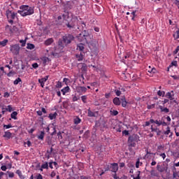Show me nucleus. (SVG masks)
<instances>
[{
	"label": "nucleus",
	"mask_w": 179,
	"mask_h": 179,
	"mask_svg": "<svg viewBox=\"0 0 179 179\" xmlns=\"http://www.w3.org/2000/svg\"><path fill=\"white\" fill-rule=\"evenodd\" d=\"M75 41V36L71 34H66L59 38L58 41V45L59 48H65V47L69 45L72 41Z\"/></svg>",
	"instance_id": "f257e3e1"
},
{
	"label": "nucleus",
	"mask_w": 179,
	"mask_h": 179,
	"mask_svg": "<svg viewBox=\"0 0 179 179\" xmlns=\"http://www.w3.org/2000/svg\"><path fill=\"white\" fill-rule=\"evenodd\" d=\"M139 136L138 134H132L128 138V145L130 148H135L136 146V143L141 141L139 139Z\"/></svg>",
	"instance_id": "f03ea898"
},
{
	"label": "nucleus",
	"mask_w": 179,
	"mask_h": 179,
	"mask_svg": "<svg viewBox=\"0 0 179 179\" xmlns=\"http://www.w3.org/2000/svg\"><path fill=\"white\" fill-rule=\"evenodd\" d=\"M78 41L83 43H90V35L89 34H80L78 36Z\"/></svg>",
	"instance_id": "7ed1b4c3"
},
{
	"label": "nucleus",
	"mask_w": 179,
	"mask_h": 179,
	"mask_svg": "<svg viewBox=\"0 0 179 179\" xmlns=\"http://www.w3.org/2000/svg\"><path fill=\"white\" fill-rule=\"evenodd\" d=\"M20 9L21 10H24L27 16H29L30 15H33V13H34V10L33 8L29 7V6H21Z\"/></svg>",
	"instance_id": "20e7f679"
},
{
	"label": "nucleus",
	"mask_w": 179,
	"mask_h": 179,
	"mask_svg": "<svg viewBox=\"0 0 179 179\" xmlns=\"http://www.w3.org/2000/svg\"><path fill=\"white\" fill-rule=\"evenodd\" d=\"M150 122L151 124H156L158 127H160V125H162L163 127H167V123L163 121V118L161 120H155L153 119H150Z\"/></svg>",
	"instance_id": "39448f33"
},
{
	"label": "nucleus",
	"mask_w": 179,
	"mask_h": 179,
	"mask_svg": "<svg viewBox=\"0 0 179 179\" xmlns=\"http://www.w3.org/2000/svg\"><path fill=\"white\" fill-rule=\"evenodd\" d=\"M10 51L15 55H18L19 52L20 51V46H19L18 44H15V45H11Z\"/></svg>",
	"instance_id": "423d86ee"
},
{
	"label": "nucleus",
	"mask_w": 179,
	"mask_h": 179,
	"mask_svg": "<svg viewBox=\"0 0 179 179\" xmlns=\"http://www.w3.org/2000/svg\"><path fill=\"white\" fill-rule=\"evenodd\" d=\"M16 16H17V13L12 12L10 10L7 11L8 19L15 20Z\"/></svg>",
	"instance_id": "0eeeda50"
},
{
	"label": "nucleus",
	"mask_w": 179,
	"mask_h": 179,
	"mask_svg": "<svg viewBox=\"0 0 179 179\" xmlns=\"http://www.w3.org/2000/svg\"><path fill=\"white\" fill-rule=\"evenodd\" d=\"M110 169L112 173H117V171H118V164L117 163L111 164L110 166Z\"/></svg>",
	"instance_id": "6e6552de"
},
{
	"label": "nucleus",
	"mask_w": 179,
	"mask_h": 179,
	"mask_svg": "<svg viewBox=\"0 0 179 179\" xmlns=\"http://www.w3.org/2000/svg\"><path fill=\"white\" fill-rule=\"evenodd\" d=\"M87 115L88 117H97L99 115V111L93 112L89 108L87 110Z\"/></svg>",
	"instance_id": "1a4fd4ad"
},
{
	"label": "nucleus",
	"mask_w": 179,
	"mask_h": 179,
	"mask_svg": "<svg viewBox=\"0 0 179 179\" xmlns=\"http://www.w3.org/2000/svg\"><path fill=\"white\" fill-rule=\"evenodd\" d=\"M47 80H48V76H46L45 78L41 79H38V82L41 84V87H44V85Z\"/></svg>",
	"instance_id": "9d476101"
},
{
	"label": "nucleus",
	"mask_w": 179,
	"mask_h": 179,
	"mask_svg": "<svg viewBox=\"0 0 179 179\" xmlns=\"http://www.w3.org/2000/svg\"><path fill=\"white\" fill-rule=\"evenodd\" d=\"M87 88L86 87H78L77 92L78 93H86Z\"/></svg>",
	"instance_id": "9b49d317"
},
{
	"label": "nucleus",
	"mask_w": 179,
	"mask_h": 179,
	"mask_svg": "<svg viewBox=\"0 0 179 179\" xmlns=\"http://www.w3.org/2000/svg\"><path fill=\"white\" fill-rule=\"evenodd\" d=\"M113 103L115 106H121V99L118 97H115L113 100Z\"/></svg>",
	"instance_id": "f8f14e48"
},
{
	"label": "nucleus",
	"mask_w": 179,
	"mask_h": 179,
	"mask_svg": "<svg viewBox=\"0 0 179 179\" xmlns=\"http://www.w3.org/2000/svg\"><path fill=\"white\" fill-rule=\"evenodd\" d=\"M159 110H161V113H164L165 114L170 113V110L167 108H164L162 106H159Z\"/></svg>",
	"instance_id": "ddd939ff"
},
{
	"label": "nucleus",
	"mask_w": 179,
	"mask_h": 179,
	"mask_svg": "<svg viewBox=\"0 0 179 179\" xmlns=\"http://www.w3.org/2000/svg\"><path fill=\"white\" fill-rule=\"evenodd\" d=\"M151 131L152 132H156L158 136L162 135V131H160L159 129H154L152 125L151 126Z\"/></svg>",
	"instance_id": "4468645a"
},
{
	"label": "nucleus",
	"mask_w": 179,
	"mask_h": 179,
	"mask_svg": "<svg viewBox=\"0 0 179 179\" xmlns=\"http://www.w3.org/2000/svg\"><path fill=\"white\" fill-rule=\"evenodd\" d=\"M121 101H122V106L125 108L127 107V104H128V102L127 101V99H125V96H122L120 99Z\"/></svg>",
	"instance_id": "2eb2a0df"
},
{
	"label": "nucleus",
	"mask_w": 179,
	"mask_h": 179,
	"mask_svg": "<svg viewBox=\"0 0 179 179\" xmlns=\"http://www.w3.org/2000/svg\"><path fill=\"white\" fill-rule=\"evenodd\" d=\"M3 136V138H7V139H10L12 138V133L10 131H5Z\"/></svg>",
	"instance_id": "dca6fc26"
},
{
	"label": "nucleus",
	"mask_w": 179,
	"mask_h": 179,
	"mask_svg": "<svg viewBox=\"0 0 179 179\" xmlns=\"http://www.w3.org/2000/svg\"><path fill=\"white\" fill-rule=\"evenodd\" d=\"M52 43H54V39H52V38H50L45 41V45H51Z\"/></svg>",
	"instance_id": "f3484780"
},
{
	"label": "nucleus",
	"mask_w": 179,
	"mask_h": 179,
	"mask_svg": "<svg viewBox=\"0 0 179 179\" xmlns=\"http://www.w3.org/2000/svg\"><path fill=\"white\" fill-rule=\"evenodd\" d=\"M45 136V133L44 131H41L40 134L38 136V139H39V141H44Z\"/></svg>",
	"instance_id": "a211bd4d"
},
{
	"label": "nucleus",
	"mask_w": 179,
	"mask_h": 179,
	"mask_svg": "<svg viewBox=\"0 0 179 179\" xmlns=\"http://www.w3.org/2000/svg\"><path fill=\"white\" fill-rule=\"evenodd\" d=\"M164 134V135H169V134H171L169 138H171V136H173V133H171V131L170 130V127H167L166 131H165Z\"/></svg>",
	"instance_id": "6ab92c4d"
},
{
	"label": "nucleus",
	"mask_w": 179,
	"mask_h": 179,
	"mask_svg": "<svg viewBox=\"0 0 179 179\" xmlns=\"http://www.w3.org/2000/svg\"><path fill=\"white\" fill-rule=\"evenodd\" d=\"M77 50H78L79 51H83V50H85V45L83 43L78 44Z\"/></svg>",
	"instance_id": "aec40b11"
},
{
	"label": "nucleus",
	"mask_w": 179,
	"mask_h": 179,
	"mask_svg": "<svg viewBox=\"0 0 179 179\" xmlns=\"http://www.w3.org/2000/svg\"><path fill=\"white\" fill-rule=\"evenodd\" d=\"M16 174H17V176L20 177V179L26 178V177H24V176H23V174L22 173V171L20 170H17Z\"/></svg>",
	"instance_id": "412c9836"
},
{
	"label": "nucleus",
	"mask_w": 179,
	"mask_h": 179,
	"mask_svg": "<svg viewBox=\"0 0 179 179\" xmlns=\"http://www.w3.org/2000/svg\"><path fill=\"white\" fill-rule=\"evenodd\" d=\"M57 115H58L57 112H55V113H50L49 115V118L50 120H55V118H57Z\"/></svg>",
	"instance_id": "4be33fe9"
},
{
	"label": "nucleus",
	"mask_w": 179,
	"mask_h": 179,
	"mask_svg": "<svg viewBox=\"0 0 179 179\" xmlns=\"http://www.w3.org/2000/svg\"><path fill=\"white\" fill-rule=\"evenodd\" d=\"M146 155H145V159H150V155H154L153 153L149 152V150H145Z\"/></svg>",
	"instance_id": "5701e85b"
},
{
	"label": "nucleus",
	"mask_w": 179,
	"mask_h": 179,
	"mask_svg": "<svg viewBox=\"0 0 179 179\" xmlns=\"http://www.w3.org/2000/svg\"><path fill=\"white\" fill-rule=\"evenodd\" d=\"M62 92L64 95H65V94L69 92V87H65L62 90Z\"/></svg>",
	"instance_id": "b1692460"
},
{
	"label": "nucleus",
	"mask_w": 179,
	"mask_h": 179,
	"mask_svg": "<svg viewBox=\"0 0 179 179\" xmlns=\"http://www.w3.org/2000/svg\"><path fill=\"white\" fill-rule=\"evenodd\" d=\"M76 58L78 59V61H83V54L76 55Z\"/></svg>",
	"instance_id": "393cba45"
},
{
	"label": "nucleus",
	"mask_w": 179,
	"mask_h": 179,
	"mask_svg": "<svg viewBox=\"0 0 179 179\" xmlns=\"http://www.w3.org/2000/svg\"><path fill=\"white\" fill-rule=\"evenodd\" d=\"M8 39H4L3 41H0V45L1 47H5L6 44H8Z\"/></svg>",
	"instance_id": "a878e982"
},
{
	"label": "nucleus",
	"mask_w": 179,
	"mask_h": 179,
	"mask_svg": "<svg viewBox=\"0 0 179 179\" xmlns=\"http://www.w3.org/2000/svg\"><path fill=\"white\" fill-rule=\"evenodd\" d=\"M17 115V112L14 111L11 113L10 117L13 120H17V117H16Z\"/></svg>",
	"instance_id": "bb28decb"
},
{
	"label": "nucleus",
	"mask_w": 179,
	"mask_h": 179,
	"mask_svg": "<svg viewBox=\"0 0 179 179\" xmlns=\"http://www.w3.org/2000/svg\"><path fill=\"white\" fill-rule=\"evenodd\" d=\"M27 50H34V48H35L34 44L27 43Z\"/></svg>",
	"instance_id": "cd10ccee"
},
{
	"label": "nucleus",
	"mask_w": 179,
	"mask_h": 179,
	"mask_svg": "<svg viewBox=\"0 0 179 179\" xmlns=\"http://www.w3.org/2000/svg\"><path fill=\"white\" fill-rule=\"evenodd\" d=\"M66 26H67L69 29H73L75 27V24L70 22L66 23Z\"/></svg>",
	"instance_id": "c85d7f7f"
},
{
	"label": "nucleus",
	"mask_w": 179,
	"mask_h": 179,
	"mask_svg": "<svg viewBox=\"0 0 179 179\" xmlns=\"http://www.w3.org/2000/svg\"><path fill=\"white\" fill-rule=\"evenodd\" d=\"M14 85H19V83H22V78H17L16 80L13 82Z\"/></svg>",
	"instance_id": "c756f323"
},
{
	"label": "nucleus",
	"mask_w": 179,
	"mask_h": 179,
	"mask_svg": "<svg viewBox=\"0 0 179 179\" xmlns=\"http://www.w3.org/2000/svg\"><path fill=\"white\" fill-rule=\"evenodd\" d=\"M81 100H82L83 103H87V96H86V95L82 96Z\"/></svg>",
	"instance_id": "7c9ffc66"
},
{
	"label": "nucleus",
	"mask_w": 179,
	"mask_h": 179,
	"mask_svg": "<svg viewBox=\"0 0 179 179\" xmlns=\"http://www.w3.org/2000/svg\"><path fill=\"white\" fill-rule=\"evenodd\" d=\"M173 37L175 40H178L179 38V29H178L176 33L173 34Z\"/></svg>",
	"instance_id": "2f4dec72"
},
{
	"label": "nucleus",
	"mask_w": 179,
	"mask_h": 179,
	"mask_svg": "<svg viewBox=\"0 0 179 179\" xmlns=\"http://www.w3.org/2000/svg\"><path fill=\"white\" fill-rule=\"evenodd\" d=\"M18 13H20V15H21V16H27L26 15V11L24 10H18Z\"/></svg>",
	"instance_id": "473e14b6"
},
{
	"label": "nucleus",
	"mask_w": 179,
	"mask_h": 179,
	"mask_svg": "<svg viewBox=\"0 0 179 179\" xmlns=\"http://www.w3.org/2000/svg\"><path fill=\"white\" fill-rule=\"evenodd\" d=\"M157 170L158 171H159V173H163V171H164V168H162V166H160V165H157Z\"/></svg>",
	"instance_id": "72a5a7b5"
},
{
	"label": "nucleus",
	"mask_w": 179,
	"mask_h": 179,
	"mask_svg": "<svg viewBox=\"0 0 179 179\" xmlns=\"http://www.w3.org/2000/svg\"><path fill=\"white\" fill-rule=\"evenodd\" d=\"M166 97H168L170 100H174V98H173V95L171 94V92H168L166 94Z\"/></svg>",
	"instance_id": "f704fd0d"
},
{
	"label": "nucleus",
	"mask_w": 179,
	"mask_h": 179,
	"mask_svg": "<svg viewBox=\"0 0 179 179\" xmlns=\"http://www.w3.org/2000/svg\"><path fill=\"white\" fill-rule=\"evenodd\" d=\"M7 173L8 174L9 178H13L15 177V173L13 172H10V171H8Z\"/></svg>",
	"instance_id": "c9c22d12"
},
{
	"label": "nucleus",
	"mask_w": 179,
	"mask_h": 179,
	"mask_svg": "<svg viewBox=\"0 0 179 179\" xmlns=\"http://www.w3.org/2000/svg\"><path fill=\"white\" fill-rule=\"evenodd\" d=\"M80 121H82V120L77 117L76 118L74 119V124L78 125V124H80Z\"/></svg>",
	"instance_id": "e433bc0d"
},
{
	"label": "nucleus",
	"mask_w": 179,
	"mask_h": 179,
	"mask_svg": "<svg viewBox=\"0 0 179 179\" xmlns=\"http://www.w3.org/2000/svg\"><path fill=\"white\" fill-rule=\"evenodd\" d=\"M41 169H48V162H45L41 165Z\"/></svg>",
	"instance_id": "4c0bfd02"
},
{
	"label": "nucleus",
	"mask_w": 179,
	"mask_h": 179,
	"mask_svg": "<svg viewBox=\"0 0 179 179\" xmlns=\"http://www.w3.org/2000/svg\"><path fill=\"white\" fill-rule=\"evenodd\" d=\"M150 174L151 176H152L153 177H157V172L155 170H152L150 171Z\"/></svg>",
	"instance_id": "58836bf2"
},
{
	"label": "nucleus",
	"mask_w": 179,
	"mask_h": 179,
	"mask_svg": "<svg viewBox=\"0 0 179 179\" xmlns=\"http://www.w3.org/2000/svg\"><path fill=\"white\" fill-rule=\"evenodd\" d=\"M6 111H9V113H12V111H13V108H12V106L8 105L6 108Z\"/></svg>",
	"instance_id": "ea45409f"
},
{
	"label": "nucleus",
	"mask_w": 179,
	"mask_h": 179,
	"mask_svg": "<svg viewBox=\"0 0 179 179\" xmlns=\"http://www.w3.org/2000/svg\"><path fill=\"white\" fill-rule=\"evenodd\" d=\"M157 94L158 96H162V97H164L165 92L164 91L159 90L157 92Z\"/></svg>",
	"instance_id": "a19ab883"
},
{
	"label": "nucleus",
	"mask_w": 179,
	"mask_h": 179,
	"mask_svg": "<svg viewBox=\"0 0 179 179\" xmlns=\"http://www.w3.org/2000/svg\"><path fill=\"white\" fill-rule=\"evenodd\" d=\"M131 15H133L131 20H135V17H136V10L131 12Z\"/></svg>",
	"instance_id": "79ce46f5"
},
{
	"label": "nucleus",
	"mask_w": 179,
	"mask_h": 179,
	"mask_svg": "<svg viewBox=\"0 0 179 179\" xmlns=\"http://www.w3.org/2000/svg\"><path fill=\"white\" fill-rule=\"evenodd\" d=\"M141 171H137V176L133 177V179H141Z\"/></svg>",
	"instance_id": "37998d69"
},
{
	"label": "nucleus",
	"mask_w": 179,
	"mask_h": 179,
	"mask_svg": "<svg viewBox=\"0 0 179 179\" xmlns=\"http://www.w3.org/2000/svg\"><path fill=\"white\" fill-rule=\"evenodd\" d=\"M110 113H111L112 115H118L117 110H111Z\"/></svg>",
	"instance_id": "c03bdc74"
},
{
	"label": "nucleus",
	"mask_w": 179,
	"mask_h": 179,
	"mask_svg": "<svg viewBox=\"0 0 179 179\" xmlns=\"http://www.w3.org/2000/svg\"><path fill=\"white\" fill-rule=\"evenodd\" d=\"M3 128H6V129H9V128H12V124H4Z\"/></svg>",
	"instance_id": "a18cd8bd"
},
{
	"label": "nucleus",
	"mask_w": 179,
	"mask_h": 179,
	"mask_svg": "<svg viewBox=\"0 0 179 179\" xmlns=\"http://www.w3.org/2000/svg\"><path fill=\"white\" fill-rule=\"evenodd\" d=\"M115 93L116 96H121V91H120L118 90H115Z\"/></svg>",
	"instance_id": "49530a36"
},
{
	"label": "nucleus",
	"mask_w": 179,
	"mask_h": 179,
	"mask_svg": "<svg viewBox=\"0 0 179 179\" xmlns=\"http://www.w3.org/2000/svg\"><path fill=\"white\" fill-rule=\"evenodd\" d=\"M20 43L22 44V47H24L26 45V41L25 40H20Z\"/></svg>",
	"instance_id": "de8ad7c7"
},
{
	"label": "nucleus",
	"mask_w": 179,
	"mask_h": 179,
	"mask_svg": "<svg viewBox=\"0 0 179 179\" xmlns=\"http://www.w3.org/2000/svg\"><path fill=\"white\" fill-rule=\"evenodd\" d=\"M35 178L36 179H43V176L40 173L37 174L36 176H35Z\"/></svg>",
	"instance_id": "09e8293b"
},
{
	"label": "nucleus",
	"mask_w": 179,
	"mask_h": 179,
	"mask_svg": "<svg viewBox=\"0 0 179 179\" xmlns=\"http://www.w3.org/2000/svg\"><path fill=\"white\" fill-rule=\"evenodd\" d=\"M140 163H141V161L139 160V159H138L136 162V169H139Z\"/></svg>",
	"instance_id": "8fccbe9b"
},
{
	"label": "nucleus",
	"mask_w": 179,
	"mask_h": 179,
	"mask_svg": "<svg viewBox=\"0 0 179 179\" xmlns=\"http://www.w3.org/2000/svg\"><path fill=\"white\" fill-rule=\"evenodd\" d=\"M13 75H15V72L13 71H10L8 73H7V76L9 78H10V76H13Z\"/></svg>",
	"instance_id": "3c124183"
},
{
	"label": "nucleus",
	"mask_w": 179,
	"mask_h": 179,
	"mask_svg": "<svg viewBox=\"0 0 179 179\" xmlns=\"http://www.w3.org/2000/svg\"><path fill=\"white\" fill-rule=\"evenodd\" d=\"M155 103L154 104H152V105H148V106H147V108L148 109V110H150V109H152V108H155Z\"/></svg>",
	"instance_id": "603ef678"
},
{
	"label": "nucleus",
	"mask_w": 179,
	"mask_h": 179,
	"mask_svg": "<svg viewBox=\"0 0 179 179\" xmlns=\"http://www.w3.org/2000/svg\"><path fill=\"white\" fill-rule=\"evenodd\" d=\"M123 135H125V136L129 135V131L128 130H124L122 131Z\"/></svg>",
	"instance_id": "864d4df0"
},
{
	"label": "nucleus",
	"mask_w": 179,
	"mask_h": 179,
	"mask_svg": "<svg viewBox=\"0 0 179 179\" xmlns=\"http://www.w3.org/2000/svg\"><path fill=\"white\" fill-rule=\"evenodd\" d=\"M32 67L34 69H37V68H38V64L37 63H34L32 64Z\"/></svg>",
	"instance_id": "5fc2aeb1"
},
{
	"label": "nucleus",
	"mask_w": 179,
	"mask_h": 179,
	"mask_svg": "<svg viewBox=\"0 0 179 179\" xmlns=\"http://www.w3.org/2000/svg\"><path fill=\"white\" fill-rule=\"evenodd\" d=\"M8 168L6 167V166L3 165V166H1V170H2V171H6V169Z\"/></svg>",
	"instance_id": "6e6d98bb"
},
{
	"label": "nucleus",
	"mask_w": 179,
	"mask_h": 179,
	"mask_svg": "<svg viewBox=\"0 0 179 179\" xmlns=\"http://www.w3.org/2000/svg\"><path fill=\"white\" fill-rule=\"evenodd\" d=\"M55 176H57V173H55V171H52L50 174V177H52V178H54Z\"/></svg>",
	"instance_id": "4d7b16f0"
},
{
	"label": "nucleus",
	"mask_w": 179,
	"mask_h": 179,
	"mask_svg": "<svg viewBox=\"0 0 179 179\" xmlns=\"http://www.w3.org/2000/svg\"><path fill=\"white\" fill-rule=\"evenodd\" d=\"M9 96H10V94L9 92H5L3 97L8 98L9 97Z\"/></svg>",
	"instance_id": "13d9d810"
},
{
	"label": "nucleus",
	"mask_w": 179,
	"mask_h": 179,
	"mask_svg": "<svg viewBox=\"0 0 179 179\" xmlns=\"http://www.w3.org/2000/svg\"><path fill=\"white\" fill-rule=\"evenodd\" d=\"M171 65L172 66H177V61H173L171 62Z\"/></svg>",
	"instance_id": "bf43d9fd"
},
{
	"label": "nucleus",
	"mask_w": 179,
	"mask_h": 179,
	"mask_svg": "<svg viewBox=\"0 0 179 179\" xmlns=\"http://www.w3.org/2000/svg\"><path fill=\"white\" fill-rule=\"evenodd\" d=\"M113 177L114 179H120V177L117 176V173H116L113 174Z\"/></svg>",
	"instance_id": "052dcab7"
},
{
	"label": "nucleus",
	"mask_w": 179,
	"mask_h": 179,
	"mask_svg": "<svg viewBox=\"0 0 179 179\" xmlns=\"http://www.w3.org/2000/svg\"><path fill=\"white\" fill-rule=\"evenodd\" d=\"M173 79L175 80H178L179 76H172Z\"/></svg>",
	"instance_id": "680f3d73"
},
{
	"label": "nucleus",
	"mask_w": 179,
	"mask_h": 179,
	"mask_svg": "<svg viewBox=\"0 0 179 179\" xmlns=\"http://www.w3.org/2000/svg\"><path fill=\"white\" fill-rule=\"evenodd\" d=\"M179 51V46L176 48V49L173 51V54H177Z\"/></svg>",
	"instance_id": "e2e57ef3"
},
{
	"label": "nucleus",
	"mask_w": 179,
	"mask_h": 179,
	"mask_svg": "<svg viewBox=\"0 0 179 179\" xmlns=\"http://www.w3.org/2000/svg\"><path fill=\"white\" fill-rule=\"evenodd\" d=\"M82 69L83 71H86V69H87V68L86 67V64H83V66H82Z\"/></svg>",
	"instance_id": "0e129e2a"
},
{
	"label": "nucleus",
	"mask_w": 179,
	"mask_h": 179,
	"mask_svg": "<svg viewBox=\"0 0 179 179\" xmlns=\"http://www.w3.org/2000/svg\"><path fill=\"white\" fill-rule=\"evenodd\" d=\"M52 164H53L52 162H49L50 169H54V166H52Z\"/></svg>",
	"instance_id": "69168bd1"
},
{
	"label": "nucleus",
	"mask_w": 179,
	"mask_h": 179,
	"mask_svg": "<svg viewBox=\"0 0 179 179\" xmlns=\"http://www.w3.org/2000/svg\"><path fill=\"white\" fill-rule=\"evenodd\" d=\"M160 157L164 159H166V154L165 153L160 154Z\"/></svg>",
	"instance_id": "338daca9"
},
{
	"label": "nucleus",
	"mask_w": 179,
	"mask_h": 179,
	"mask_svg": "<svg viewBox=\"0 0 179 179\" xmlns=\"http://www.w3.org/2000/svg\"><path fill=\"white\" fill-rule=\"evenodd\" d=\"M67 179H80V178L78 177V178H75L73 176H70L69 178H68Z\"/></svg>",
	"instance_id": "774afa93"
}]
</instances>
